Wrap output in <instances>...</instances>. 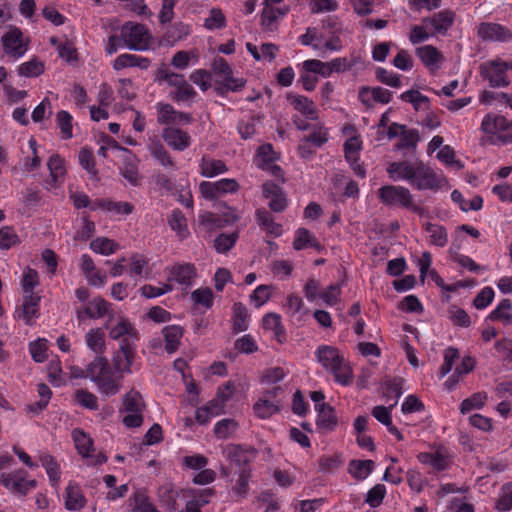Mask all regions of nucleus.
<instances>
[{
	"label": "nucleus",
	"mask_w": 512,
	"mask_h": 512,
	"mask_svg": "<svg viewBox=\"0 0 512 512\" xmlns=\"http://www.w3.org/2000/svg\"><path fill=\"white\" fill-rule=\"evenodd\" d=\"M342 32V22L336 16H328L321 21L320 26L308 27L305 33L298 37V41L319 55L339 52L343 49Z\"/></svg>",
	"instance_id": "obj_1"
},
{
	"label": "nucleus",
	"mask_w": 512,
	"mask_h": 512,
	"mask_svg": "<svg viewBox=\"0 0 512 512\" xmlns=\"http://www.w3.org/2000/svg\"><path fill=\"white\" fill-rule=\"evenodd\" d=\"M316 357L322 367L333 374L337 383L347 386L352 382V369L337 348L328 345L319 346Z\"/></svg>",
	"instance_id": "obj_2"
},
{
	"label": "nucleus",
	"mask_w": 512,
	"mask_h": 512,
	"mask_svg": "<svg viewBox=\"0 0 512 512\" xmlns=\"http://www.w3.org/2000/svg\"><path fill=\"white\" fill-rule=\"evenodd\" d=\"M87 376L93 381L99 392L105 397L116 395L121 388L120 379H115L105 357L97 356L87 366Z\"/></svg>",
	"instance_id": "obj_3"
},
{
	"label": "nucleus",
	"mask_w": 512,
	"mask_h": 512,
	"mask_svg": "<svg viewBox=\"0 0 512 512\" xmlns=\"http://www.w3.org/2000/svg\"><path fill=\"white\" fill-rule=\"evenodd\" d=\"M379 200L386 206L412 211L423 216L425 209L416 204L410 190L399 185H384L378 190Z\"/></svg>",
	"instance_id": "obj_4"
},
{
	"label": "nucleus",
	"mask_w": 512,
	"mask_h": 512,
	"mask_svg": "<svg viewBox=\"0 0 512 512\" xmlns=\"http://www.w3.org/2000/svg\"><path fill=\"white\" fill-rule=\"evenodd\" d=\"M212 71L216 76L214 85L219 95H225L229 92H239L247 83L245 78L234 76L232 67L227 60L222 57L214 59Z\"/></svg>",
	"instance_id": "obj_5"
},
{
	"label": "nucleus",
	"mask_w": 512,
	"mask_h": 512,
	"mask_svg": "<svg viewBox=\"0 0 512 512\" xmlns=\"http://www.w3.org/2000/svg\"><path fill=\"white\" fill-rule=\"evenodd\" d=\"M1 45L6 56L18 60L29 50L30 37L19 27L10 25L1 36Z\"/></svg>",
	"instance_id": "obj_6"
},
{
	"label": "nucleus",
	"mask_w": 512,
	"mask_h": 512,
	"mask_svg": "<svg viewBox=\"0 0 512 512\" xmlns=\"http://www.w3.org/2000/svg\"><path fill=\"white\" fill-rule=\"evenodd\" d=\"M125 48L134 51H145L149 48L151 35L143 24L127 22L121 29Z\"/></svg>",
	"instance_id": "obj_7"
},
{
	"label": "nucleus",
	"mask_w": 512,
	"mask_h": 512,
	"mask_svg": "<svg viewBox=\"0 0 512 512\" xmlns=\"http://www.w3.org/2000/svg\"><path fill=\"white\" fill-rule=\"evenodd\" d=\"M223 454L227 460L237 468V472L251 469V464L258 456V451L245 444H228L223 448Z\"/></svg>",
	"instance_id": "obj_8"
},
{
	"label": "nucleus",
	"mask_w": 512,
	"mask_h": 512,
	"mask_svg": "<svg viewBox=\"0 0 512 512\" xmlns=\"http://www.w3.org/2000/svg\"><path fill=\"white\" fill-rule=\"evenodd\" d=\"M480 73L493 88L507 87L510 84L506 61L501 58L489 60L481 64Z\"/></svg>",
	"instance_id": "obj_9"
},
{
	"label": "nucleus",
	"mask_w": 512,
	"mask_h": 512,
	"mask_svg": "<svg viewBox=\"0 0 512 512\" xmlns=\"http://www.w3.org/2000/svg\"><path fill=\"white\" fill-rule=\"evenodd\" d=\"M28 472L24 469L2 473L0 483L10 492L16 495L25 496L30 490L37 486V481L27 479Z\"/></svg>",
	"instance_id": "obj_10"
},
{
	"label": "nucleus",
	"mask_w": 512,
	"mask_h": 512,
	"mask_svg": "<svg viewBox=\"0 0 512 512\" xmlns=\"http://www.w3.org/2000/svg\"><path fill=\"white\" fill-rule=\"evenodd\" d=\"M415 168L417 173L411 185L417 190L437 191L446 183V179L443 176L438 175L421 160H417V167Z\"/></svg>",
	"instance_id": "obj_11"
},
{
	"label": "nucleus",
	"mask_w": 512,
	"mask_h": 512,
	"mask_svg": "<svg viewBox=\"0 0 512 512\" xmlns=\"http://www.w3.org/2000/svg\"><path fill=\"white\" fill-rule=\"evenodd\" d=\"M239 187L235 179L224 178L216 182L203 181L199 190L205 199L213 200L227 193H235Z\"/></svg>",
	"instance_id": "obj_12"
},
{
	"label": "nucleus",
	"mask_w": 512,
	"mask_h": 512,
	"mask_svg": "<svg viewBox=\"0 0 512 512\" xmlns=\"http://www.w3.org/2000/svg\"><path fill=\"white\" fill-rule=\"evenodd\" d=\"M397 136V130H387V138L389 140ZM419 139L420 137L416 130H401L399 140L394 145V150L401 152L403 158L414 156Z\"/></svg>",
	"instance_id": "obj_13"
},
{
	"label": "nucleus",
	"mask_w": 512,
	"mask_h": 512,
	"mask_svg": "<svg viewBox=\"0 0 512 512\" xmlns=\"http://www.w3.org/2000/svg\"><path fill=\"white\" fill-rule=\"evenodd\" d=\"M456 14L453 10L444 9L430 16L424 17V23H427L434 37L446 36L453 27Z\"/></svg>",
	"instance_id": "obj_14"
},
{
	"label": "nucleus",
	"mask_w": 512,
	"mask_h": 512,
	"mask_svg": "<svg viewBox=\"0 0 512 512\" xmlns=\"http://www.w3.org/2000/svg\"><path fill=\"white\" fill-rule=\"evenodd\" d=\"M136 345L129 340H122L119 350L113 356L115 371L120 373H131V366L135 360Z\"/></svg>",
	"instance_id": "obj_15"
},
{
	"label": "nucleus",
	"mask_w": 512,
	"mask_h": 512,
	"mask_svg": "<svg viewBox=\"0 0 512 512\" xmlns=\"http://www.w3.org/2000/svg\"><path fill=\"white\" fill-rule=\"evenodd\" d=\"M478 36L484 41L508 42L512 40L510 29L499 23L484 22L478 26Z\"/></svg>",
	"instance_id": "obj_16"
},
{
	"label": "nucleus",
	"mask_w": 512,
	"mask_h": 512,
	"mask_svg": "<svg viewBox=\"0 0 512 512\" xmlns=\"http://www.w3.org/2000/svg\"><path fill=\"white\" fill-rule=\"evenodd\" d=\"M415 54L422 64L431 72L439 70L445 61L442 52L433 45L420 46L416 48Z\"/></svg>",
	"instance_id": "obj_17"
},
{
	"label": "nucleus",
	"mask_w": 512,
	"mask_h": 512,
	"mask_svg": "<svg viewBox=\"0 0 512 512\" xmlns=\"http://www.w3.org/2000/svg\"><path fill=\"white\" fill-rule=\"evenodd\" d=\"M358 98L363 105L372 107L374 103L388 104L392 99V93L380 86H364L359 89Z\"/></svg>",
	"instance_id": "obj_18"
},
{
	"label": "nucleus",
	"mask_w": 512,
	"mask_h": 512,
	"mask_svg": "<svg viewBox=\"0 0 512 512\" xmlns=\"http://www.w3.org/2000/svg\"><path fill=\"white\" fill-rule=\"evenodd\" d=\"M361 148L362 142L356 136L349 138L344 144V153L346 160L349 162L355 174L360 178H364L366 175V171L363 168V166L359 163V152Z\"/></svg>",
	"instance_id": "obj_19"
},
{
	"label": "nucleus",
	"mask_w": 512,
	"mask_h": 512,
	"mask_svg": "<svg viewBox=\"0 0 512 512\" xmlns=\"http://www.w3.org/2000/svg\"><path fill=\"white\" fill-rule=\"evenodd\" d=\"M415 167H417V161L410 162L404 160L392 162L387 167V173L393 180H406L412 184L417 173Z\"/></svg>",
	"instance_id": "obj_20"
},
{
	"label": "nucleus",
	"mask_w": 512,
	"mask_h": 512,
	"mask_svg": "<svg viewBox=\"0 0 512 512\" xmlns=\"http://www.w3.org/2000/svg\"><path fill=\"white\" fill-rule=\"evenodd\" d=\"M263 196L269 199V207L274 212H282L287 207V198L283 189L273 182H266L262 186Z\"/></svg>",
	"instance_id": "obj_21"
},
{
	"label": "nucleus",
	"mask_w": 512,
	"mask_h": 512,
	"mask_svg": "<svg viewBox=\"0 0 512 512\" xmlns=\"http://www.w3.org/2000/svg\"><path fill=\"white\" fill-rule=\"evenodd\" d=\"M157 120L159 124H189L190 117L182 112H177L170 104H157Z\"/></svg>",
	"instance_id": "obj_22"
},
{
	"label": "nucleus",
	"mask_w": 512,
	"mask_h": 512,
	"mask_svg": "<svg viewBox=\"0 0 512 512\" xmlns=\"http://www.w3.org/2000/svg\"><path fill=\"white\" fill-rule=\"evenodd\" d=\"M287 101L294 110L302 114L310 120H315L318 117V111L315 103L306 96L288 93Z\"/></svg>",
	"instance_id": "obj_23"
},
{
	"label": "nucleus",
	"mask_w": 512,
	"mask_h": 512,
	"mask_svg": "<svg viewBox=\"0 0 512 512\" xmlns=\"http://www.w3.org/2000/svg\"><path fill=\"white\" fill-rule=\"evenodd\" d=\"M110 311V304L102 297H96L82 309L76 311L77 319L84 321L86 318L98 319L107 315Z\"/></svg>",
	"instance_id": "obj_24"
},
{
	"label": "nucleus",
	"mask_w": 512,
	"mask_h": 512,
	"mask_svg": "<svg viewBox=\"0 0 512 512\" xmlns=\"http://www.w3.org/2000/svg\"><path fill=\"white\" fill-rule=\"evenodd\" d=\"M315 409L318 412L316 420L318 428L326 432L333 431L338 423L334 408L322 402L315 405Z\"/></svg>",
	"instance_id": "obj_25"
},
{
	"label": "nucleus",
	"mask_w": 512,
	"mask_h": 512,
	"mask_svg": "<svg viewBox=\"0 0 512 512\" xmlns=\"http://www.w3.org/2000/svg\"><path fill=\"white\" fill-rule=\"evenodd\" d=\"M91 209H101L107 212H112L116 215H129L133 212L134 206L129 202H115L110 199H96L93 201Z\"/></svg>",
	"instance_id": "obj_26"
},
{
	"label": "nucleus",
	"mask_w": 512,
	"mask_h": 512,
	"mask_svg": "<svg viewBox=\"0 0 512 512\" xmlns=\"http://www.w3.org/2000/svg\"><path fill=\"white\" fill-rule=\"evenodd\" d=\"M40 299V296L35 293L24 295L18 316L22 318L27 325H32L33 319L38 317Z\"/></svg>",
	"instance_id": "obj_27"
},
{
	"label": "nucleus",
	"mask_w": 512,
	"mask_h": 512,
	"mask_svg": "<svg viewBox=\"0 0 512 512\" xmlns=\"http://www.w3.org/2000/svg\"><path fill=\"white\" fill-rule=\"evenodd\" d=\"M109 336L114 340H120V342L122 340H129V342L134 344L139 338L137 330L126 319H122L112 327L109 331Z\"/></svg>",
	"instance_id": "obj_28"
},
{
	"label": "nucleus",
	"mask_w": 512,
	"mask_h": 512,
	"mask_svg": "<svg viewBox=\"0 0 512 512\" xmlns=\"http://www.w3.org/2000/svg\"><path fill=\"white\" fill-rule=\"evenodd\" d=\"M328 140L326 134L314 131L308 137L301 140L298 151L302 158H308L315 153V148L321 147Z\"/></svg>",
	"instance_id": "obj_29"
},
{
	"label": "nucleus",
	"mask_w": 512,
	"mask_h": 512,
	"mask_svg": "<svg viewBox=\"0 0 512 512\" xmlns=\"http://www.w3.org/2000/svg\"><path fill=\"white\" fill-rule=\"evenodd\" d=\"M420 463L430 466L434 471L440 472L449 467V459L440 451L421 452L417 455Z\"/></svg>",
	"instance_id": "obj_30"
},
{
	"label": "nucleus",
	"mask_w": 512,
	"mask_h": 512,
	"mask_svg": "<svg viewBox=\"0 0 512 512\" xmlns=\"http://www.w3.org/2000/svg\"><path fill=\"white\" fill-rule=\"evenodd\" d=\"M65 508L70 511L82 509L86 505L85 496L77 484L70 483L66 489Z\"/></svg>",
	"instance_id": "obj_31"
},
{
	"label": "nucleus",
	"mask_w": 512,
	"mask_h": 512,
	"mask_svg": "<svg viewBox=\"0 0 512 512\" xmlns=\"http://www.w3.org/2000/svg\"><path fill=\"white\" fill-rule=\"evenodd\" d=\"M149 66L150 61L148 58L129 53L121 54L113 61V68L117 71L128 67L147 69Z\"/></svg>",
	"instance_id": "obj_32"
},
{
	"label": "nucleus",
	"mask_w": 512,
	"mask_h": 512,
	"mask_svg": "<svg viewBox=\"0 0 512 512\" xmlns=\"http://www.w3.org/2000/svg\"><path fill=\"white\" fill-rule=\"evenodd\" d=\"M162 333L165 339L166 352L169 354L176 352L183 336V328L178 325H169L163 328Z\"/></svg>",
	"instance_id": "obj_33"
},
{
	"label": "nucleus",
	"mask_w": 512,
	"mask_h": 512,
	"mask_svg": "<svg viewBox=\"0 0 512 512\" xmlns=\"http://www.w3.org/2000/svg\"><path fill=\"white\" fill-rule=\"evenodd\" d=\"M485 134L481 137L482 145H506L512 143V130H484Z\"/></svg>",
	"instance_id": "obj_34"
},
{
	"label": "nucleus",
	"mask_w": 512,
	"mask_h": 512,
	"mask_svg": "<svg viewBox=\"0 0 512 512\" xmlns=\"http://www.w3.org/2000/svg\"><path fill=\"white\" fill-rule=\"evenodd\" d=\"M171 275L181 285L191 286L196 277V269L191 263L175 265L171 268Z\"/></svg>",
	"instance_id": "obj_35"
},
{
	"label": "nucleus",
	"mask_w": 512,
	"mask_h": 512,
	"mask_svg": "<svg viewBox=\"0 0 512 512\" xmlns=\"http://www.w3.org/2000/svg\"><path fill=\"white\" fill-rule=\"evenodd\" d=\"M190 33V25L177 22L166 30L163 40L167 45L173 46L177 42L184 40Z\"/></svg>",
	"instance_id": "obj_36"
},
{
	"label": "nucleus",
	"mask_w": 512,
	"mask_h": 512,
	"mask_svg": "<svg viewBox=\"0 0 512 512\" xmlns=\"http://www.w3.org/2000/svg\"><path fill=\"white\" fill-rule=\"evenodd\" d=\"M165 142L176 150H184L190 144V136L185 130H163Z\"/></svg>",
	"instance_id": "obj_37"
},
{
	"label": "nucleus",
	"mask_w": 512,
	"mask_h": 512,
	"mask_svg": "<svg viewBox=\"0 0 512 512\" xmlns=\"http://www.w3.org/2000/svg\"><path fill=\"white\" fill-rule=\"evenodd\" d=\"M424 230L429 233L430 244L437 247H444L448 243V234L444 226L431 222L423 225Z\"/></svg>",
	"instance_id": "obj_38"
},
{
	"label": "nucleus",
	"mask_w": 512,
	"mask_h": 512,
	"mask_svg": "<svg viewBox=\"0 0 512 512\" xmlns=\"http://www.w3.org/2000/svg\"><path fill=\"white\" fill-rule=\"evenodd\" d=\"M85 341L89 349L96 354L105 351V333L102 328L90 329L85 335Z\"/></svg>",
	"instance_id": "obj_39"
},
{
	"label": "nucleus",
	"mask_w": 512,
	"mask_h": 512,
	"mask_svg": "<svg viewBox=\"0 0 512 512\" xmlns=\"http://www.w3.org/2000/svg\"><path fill=\"white\" fill-rule=\"evenodd\" d=\"M313 247L317 250L321 249V245L318 240L310 233L306 228H299L296 231V236L293 241V248L295 250H302L306 247Z\"/></svg>",
	"instance_id": "obj_40"
},
{
	"label": "nucleus",
	"mask_w": 512,
	"mask_h": 512,
	"mask_svg": "<svg viewBox=\"0 0 512 512\" xmlns=\"http://www.w3.org/2000/svg\"><path fill=\"white\" fill-rule=\"evenodd\" d=\"M201 174L204 177L212 178L219 174L225 173L228 168L221 160H213L203 157L200 164Z\"/></svg>",
	"instance_id": "obj_41"
},
{
	"label": "nucleus",
	"mask_w": 512,
	"mask_h": 512,
	"mask_svg": "<svg viewBox=\"0 0 512 512\" xmlns=\"http://www.w3.org/2000/svg\"><path fill=\"white\" fill-rule=\"evenodd\" d=\"M256 219L263 229H265L269 234L274 236H279L282 233V226L276 222L272 215L265 209H259L256 212Z\"/></svg>",
	"instance_id": "obj_42"
},
{
	"label": "nucleus",
	"mask_w": 512,
	"mask_h": 512,
	"mask_svg": "<svg viewBox=\"0 0 512 512\" xmlns=\"http://www.w3.org/2000/svg\"><path fill=\"white\" fill-rule=\"evenodd\" d=\"M492 321H501L508 325L512 322V302L510 299H503L498 306L489 314Z\"/></svg>",
	"instance_id": "obj_43"
},
{
	"label": "nucleus",
	"mask_w": 512,
	"mask_h": 512,
	"mask_svg": "<svg viewBox=\"0 0 512 512\" xmlns=\"http://www.w3.org/2000/svg\"><path fill=\"white\" fill-rule=\"evenodd\" d=\"M227 26V19L220 8L210 9L208 16L204 19L203 27L209 31L224 29Z\"/></svg>",
	"instance_id": "obj_44"
},
{
	"label": "nucleus",
	"mask_w": 512,
	"mask_h": 512,
	"mask_svg": "<svg viewBox=\"0 0 512 512\" xmlns=\"http://www.w3.org/2000/svg\"><path fill=\"white\" fill-rule=\"evenodd\" d=\"M404 380L401 377L386 378L383 382L385 389L384 395L387 398L393 399L392 406H396L398 399L403 393Z\"/></svg>",
	"instance_id": "obj_45"
},
{
	"label": "nucleus",
	"mask_w": 512,
	"mask_h": 512,
	"mask_svg": "<svg viewBox=\"0 0 512 512\" xmlns=\"http://www.w3.org/2000/svg\"><path fill=\"white\" fill-rule=\"evenodd\" d=\"M432 37H434V35L432 34L429 25L424 23V18L421 20L420 24L413 25L410 28L408 35V39L412 45L425 42Z\"/></svg>",
	"instance_id": "obj_46"
},
{
	"label": "nucleus",
	"mask_w": 512,
	"mask_h": 512,
	"mask_svg": "<svg viewBox=\"0 0 512 512\" xmlns=\"http://www.w3.org/2000/svg\"><path fill=\"white\" fill-rule=\"evenodd\" d=\"M72 437L75 442L76 449L83 457H90L93 450L92 439L82 430L74 429Z\"/></svg>",
	"instance_id": "obj_47"
},
{
	"label": "nucleus",
	"mask_w": 512,
	"mask_h": 512,
	"mask_svg": "<svg viewBox=\"0 0 512 512\" xmlns=\"http://www.w3.org/2000/svg\"><path fill=\"white\" fill-rule=\"evenodd\" d=\"M401 99L405 102H409L413 105L417 111L429 110L430 101L429 98L417 90L405 91L401 94Z\"/></svg>",
	"instance_id": "obj_48"
},
{
	"label": "nucleus",
	"mask_w": 512,
	"mask_h": 512,
	"mask_svg": "<svg viewBox=\"0 0 512 512\" xmlns=\"http://www.w3.org/2000/svg\"><path fill=\"white\" fill-rule=\"evenodd\" d=\"M44 63L37 58H32L29 61L21 63L17 67V72L23 77H38L44 73Z\"/></svg>",
	"instance_id": "obj_49"
},
{
	"label": "nucleus",
	"mask_w": 512,
	"mask_h": 512,
	"mask_svg": "<svg viewBox=\"0 0 512 512\" xmlns=\"http://www.w3.org/2000/svg\"><path fill=\"white\" fill-rule=\"evenodd\" d=\"M90 248L95 253L111 255L120 248V245L110 238L97 237L90 242Z\"/></svg>",
	"instance_id": "obj_50"
},
{
	"label": "nucleus",
	"mask_w": 512,
	"mask_h": 512,
	"mask_svg": "<svg viewBox=\"0 0 512 512\" xmlns=\"http://www.w3.org/2000/svg\"><path fill=\"white\" fill-rule=\"evenodd\" d=\"M199 56L195 50L190 51H178L174 54L171 59V65L177 69L183 70L187 68L190 63L197 64Z\"/></svg>",
	"instance_id": "obj_51"
},
{
	"label": "nucleus",
	"mask_w": 512,
	"mask_h": 512,
	"mask_svg": "<svg viewBox=\"0 0 512 512\" xmlns=\"http://www.w3.org/2000/svg\"><path fill=\"white\" fill-rule=\"evenodd\" d=\"M40 462L46 469L51 485L57 486L60 481V468L54 457L50 454H43L40 456Z\"/></svg>",
	"instance_id": "obj_52"
},
{
	"label": "nucleus",
	"mask_w": 512,
	"mask_h": 512,
	"mask_svg": "<svg viewBox=\"0 0 512 512\" xmlns=\"http://www.w3.org/2000/svg\"><path fill=\"white\" fill-rule=\"evenodd\" d=\"M302 68L306 72H312L323 78H328L332 75L330 62H323L318 59H308L302 63Z\"/></svg>",
	"instance_id": "obj_53"
},
{
	"label": "nucleus",
	"mask_w": 512,
	"mask_h": 512,
	"mask_svg": "<svg viewBox=\"0 0 512 512\" xmlns=\"http://www.w3.org/2000/svg\"><path fill=\"white\" fill-rule=\"evenodd\" d=\"M145 403L141 394L136 390H131L123 397V411L125 412H143Z\"/></svg>",
	"instance_id": "obj_54"
},
{
	"label": "nucleus",
	"mask_w": 512,
	"mask_h": 512,
	"mask_svg": "<svg viewBox=\"0 0 512 512\" xmlns=\"http://www.w3.org/2000/svg\"><path fill=\"white\" fill-rule=\"evenodd\" d=\"M233 330L243 332L248 328V311L244 304L237 302L233 305Z\"/></svg>",
	"instance_id": "obj_55"
},
{
	"label": "nucleus",
	"mask_w": 512,
	"mask_h": 512,
	"mask_svg": "<svg viewBox=\"0 0 512 512\" xmlns=\"http://www.w3.org/2000/svg\"><path fill=\"white\" fill-rule=\"evenodd\" d=\"M239 425L231 418L218 421L214 426V434L218 439H227L234 435Z\"/></svg>",
	"instance_id": "obj_56"
},
{
	"label": "nucleus",
	"mask_w": 512,
	"mask_h": 512,
	"mask_svg": "<svg viewBox=\"0 0 512 512\" xmlns=\"http://www.w3.org/2000/svg\"><path fill=\"white\" fill-rule=\"evenodd\" d=\"M121 175L133 186L139 185V171L134 159L127 157L120 168Z\"/></svg>",
	"instance_id": "obj_57"
},
{
	"label": "nucleus",
	"mask_w": 512,
	"mask_h": 512,
	"mask_svg": "<svg viewBox=\"0 0 512 512\" xmlns=\"http://www.w3.org/2000/svg\"><path fill=\"white\" fill-rule=\"evenodd\" d=\"M254 413L261 419H267L279 411V405L269 399H259L253 406Z\"/></svg>",
	"instance_id": "obj_58"
},
{
	"label": "nucleus",
	"mask_w": 512,
	"mask_h": 512,
	"mask_svg": "<svg viewBox=\"0 0 512 512\" xmlns=\"http://www.w3.org/2000/svg\"><path fill=\"white\" fill-rule=\"evenodd\" d=\"M278 159L277 153L274 151L273 146L269 143L261 145L257 149L256 161L259 168H266L268 164L275 162Z\"/></svg>",
	"instance_id": "obj_59"
},
{
	"label": "nucleus",
	"mask_w": 512,
	"mask_h": 512,
	"mask_svg": "<svg viewBox=\"0 0 512 512\" xmlns=\"http://www.w3.org/2000/svg\"><path fill=\"white\" fill-rule=\"evenodd\" d=\"M495 509L500 512H507L512 509V482L502 485Z\"/></svg>",
	"instance_id": "obj_60"
},
{
	"label": "nucleus",
	"mask_w": 512,
	"mask_h": 512,
	"mask_svg": "<svg viewBox=\"0 0 512 512\" xmlns=\"http://www.w3.org/2000/svg\"><path fill=\"white\" fill-rule=\"evenodd\" d=\"M349 466L353 477L364 479L373 471L374 462L372 460H352Z\"/></svg>",
	"instance_id": "obj_61"
},
{
	"label": "nucleus",
	"mask_w": 512,
	"mask_h": 512,
	"mask_svg": "<svg viewBox=\"0 0 512 512\" xmlns=\"http://www.w3.org/2000/svg\"><path fill=\"white\" fill-rule=\"evenodd\" d=\"M238 479L232 487V492L240 498H245L249 491V481L252 477V469L237 472Z\"/></svg>",
	"instance_id": "obj_62"
},
{
	"label": "nucleus",
	"mask_w": 512,
	"mask_h": 512,
	"mask_svg": "<svg viewBox=\"0 0 512 512\" xmlns=\"http://www.w3.org/2000/svg\"><path fill=\"white\" fill-rule=\"evenodd\" d=\"M168 223L171 229L176 231L181 238H185L188 235L186 218L179 209L172 211Z\"/></svg>",
	"instance_id": "obj_63"
},
{
	"label": "nucleus",
	"mask_w": 512,
	"mask_h": 512,
	"mask_svg": "<svg viewBox=\"0 0 512 512\" xmlns=\"http://www.w3.org/2000/svg\"><path fill=\"white\" fill-rule=\"evenodd\" d=\"M285 14L279 8L273 6H265L262 11L261 24L264 29L272 31L275 26V22Z\"/></svg>",
	"instance_id": "obj_64"
}]
</instances>
